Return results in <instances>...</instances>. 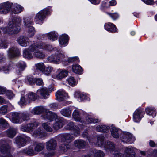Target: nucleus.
Wrapping results in <instances>:
<instances>
[{
    "label": "nucleus",
    "instance_id": "obj_1",
    "mask_svg": "<svg viewBox=\"0 0 157 157\" xmlns=\"http://www.w3.org/2000/svg\"><path fill=\"white\" fill-rule=\"evenodd\" d=\"M21 20L20 18H15L12 21H10L7 27L1 28L4 33L10 35L17 33L20 30L21 23Z\"/></svg>",
    "mask_w": 157,
    "mask_h": 157
},
{
    "label": "nucleus",
    "instance_id": "obj_2",
    "mask_svg": "<svg viewBox=\"0 0 157 157\" xmlns=\"http://www.w3.org/2000/svg\"><path fill=\"white\" fill-rule=\"evenodd\" d=\"M136 150L137 149L134 147H124L122 149L124 154L117 151H115L113 154L114 157H136L135 152Z\"/></svg>",
    "mask_w": 157,
    "mask_h": 157
},
{
    "label": "nucleus",
    "instance_id": "obj_3",
    "mask_svg": "<svg viewBox=\"0 0 157 157\" xmlns=\"http://www.w3.org/2000/svg\"><path fill=\"white\" fill-rule=\"evenodd\" d=\"M55 55H52L47 58L48 60L51 63H56L63 60L65 57L64 55L61 53L59 49L55 51Z\"/></svg>",
    "mask_w": 157,
    "mask_h": 157
},
{
    "label": "nucleus",
    "instance_id": "obj_4",
    "mask_svg": "<svg viewBox=\"0 0 157 157\" xmlns=\"http://www.w3.org/2000/svg\"><path fill=\"white\" fill-rule=\"evenodd\" d=\"M40 123L37 121L34 120L27 124L22 125L21 127V130L27 132H32L33 130L39 126Z\"/></svg>",
    "mask_w": 157,
    "mask_h": 157
},
{
    "label": "nucleus",
    "instance_id": "obj_5",
    "mask_svg": "<svg viewBox=\"0 0 157 157\" xmlns=\"http://www.w3.org/2000/svg\"><path fill=\"white\" fill-rule=\"evenodd\" d=\"M30 138L24 134L17 136L15 138V142L19 147L25 145L26 143L29 142Z\"/></svg>",
    "mask_w": 157,
    "mask_h": 157
},
{
    "label": "nucleus",
    "instance_id": "obj_6",
    "mask_svg": "<svg viewBox=\"0 0 157 157\" xmlns=\"http://www.w3.org/2000/svg\"><path fill=\"white\" fill-rule=\"evenodd\" d=\"M49 12V9L47 8L43 9L36 14L34 18L35 21L38 23L41 22L46 18Z\"/></svg>",
    "mask_w": 157,
    "mask_h": 157
},
{
    "label": "nucleus",
    "instance_id": "obj_7",
    "mask_svg": "<svg viewBox=\"0 0 157 157\" xmlns=\"http://www.w3.org/2000/svg\"><path fill=\"white\" fill-rule=\"evenodd\" d=\"M84 128V126L79 124L78 126H75L73 122L69 123L66 127L67 129L69 130H74L75 131L74 135L76 136L80 134V129Z\"/></svg>",
    "mask_w": 157,
    "mask_h": 157
},
{
    "label": "nucleus",
    "instance_id": "obj_8",
    "mask_svg": "<svg viewBox=\"0 0 157 157\" xmlns=\"http://www.w3.org/2000/svg\"><path fill=\"white\" fill-rule=\"evenodd\" d=\"M143 109L138 108L134 112L133 115V120L134 122H139L144 114Z\"/></svg>",
    "mask_w": 157,
    "mask_h": 157
},
{
    "label": "nucleus",
    "instance_id": "obj_9",
    "mask_svg": "<svg viewBox=\"0 0 157 157\" xmlns=\"http://www.w3.org/2000/svg\"><path fill=\"white\" fill-rule=\"evenodd\" d=\"M56 98L59 101H61L68 98V94L63 90H58L56 94Z\"/></svg>",
    "mask_w": 157,
    "mask_h": 157
},
{
    "label": "nucleus",
    "instance_id": "obj_10",
    "mask_svg": "<svg viewBox=\"0 0 157 157\" xmlns=\"http://www.w3.org/2000/svg\"><path fill=\"white\" fill-rule=\"evenodd\" d=\"M12 5L8 2L2 4L0 7V13L1 14H6L10 10Z\"/></svg>",
    "mask_w": 157,
    "mask_h": 157
},
{
    "label": "nucleus",
    "instance_id": "obj_11",
    "mask_svg": "<svg viewBox=\"0 0 157 157\" xmlns=\"http://www.w3.org/2000/svg\"><path fill=\"white\" fill-rule=\"evenodd\" d=\"M37 94L40 95L42 98L46 99L49 95L48 89L46 87H42L37 91Z\"/></svg>",
    "mask_w": 157,
    "mask_h": 157
},
{
    "label": "nucleus",
    "instance_id": "obj_12",
    "mask_svg": "<svg viewBox=\"0 0 157 157\" xmlns=\"http://www.w3.org/2000/svg\"><path fill=\"white\" fill-rule=\"evenodd\" d=\"M43 44L42 42L34 43L29 47L28 50L30 51L35 52L43 48Z\"/></svg>",
    "mask_w": 157,
    "mask_h": 157
},
{
    "label": "nucleus",
    "instance_id": "obj_13",
    "mask_svg": "<svg viewBox=\"0 0 157 157\" xmlns=\"http://www.w3.org/2000/svg\"><path fill=\"white\" fill-rule=\"evenodd\" d=\"M10 147L8 145L4 146L2 147L1 152L3 154L0 157H12V155L10 152Z\"/></svg>",
    "mask_w": 157,
    "mask_h": 157
},
{
    "label": "nucleus",
    "instance_id": "obj_14",
    "mask_svg": "<svg viewBox=\"0 0 157 157\" xmlns=\"http://www.w3.org/2000/svg\"><path fill=\"white\" fill-rule=\"evenodd\" d=\"M42 117L45 119L52 121L57 118L58 117L56 114L48 111L46 112Z\"/></svg>",
    "mask_w": 157,
    "mask_h": 157
},
{
    "label": "nucleus",
    "instance_id": "obj_15",
    "mask_svg": "<svg viewBox=\"0 0 157 157\" xmlns=\"http://www.w3.org/2000/svg\"><path fill=\"white\" fill-rule=\"evenodd\" d=\"M72 116L76 121L80 122L82 123H84L83 118L81 114H80L79 111L78 110H74L72 114Z\"/></svg>",
    "mask_w": 157,
    "mask_h": 157
},
{
    "label": "nucleus",
    "instance_id": "obj_16",
    "mask_svg": "<svg viewBox=\"0 0 157 157\" xmlns=\"http://www.w3.org/2000/svg\"><path fill=\"white\" fill-rule=\"evenodd\" d=\"M58 137L62 142H70L71 140L73 139V136L68 133L60 134L58 136Z\"/></svg>",
    "mask_w": 157,
    "mask_h": 157
},
{
    "label": "nucleus",
    "instance_id": "obj_17",
    "mask_svg": "<svg viewBox=\"0 0 157 157\" xmlns=\"http://www.w3.org/2000/svg\"><path fill=\"white\" fill-rule=\"evenodd\" d=\"M56 146V142L53 139H50L46 143V149L49 151L55 150Z\"/></svg>",
    "mask_w": 157,
    "mask_h": 157
},
{
    "label": "nucleus",
    "instance_id": "obj_18",
    "mask_svg": "<svg viewBox=\"0 0 157 157\" xmlns=\"http://www.w3.org/2000/svg\"><path fill=\"white\" fill-rule=\"evenodd\" d=\"M20 113L13 112L11 113V119L12 121L14 123H20L22 120H21Z\"/></svg>",
    "mask_w": 157,
    "mask_h": 157
},
{
    "label": "nucleus",
    "instance_id": "obj_19",
    "mask_svg": "<svg viewBox=\"0 0 157 157\" xmlns=\"http://www.w3.org/2000/svg\"><path fill=\"white\" fill-rule=\"evenodd\" d=\"M132 136L129 133L124 134L122 135L121 140L124 142L130 144L133 142Z\"/></svg>",
    "mask_w": 157,
    "mask_h": 157
},
{
    "label": "nucleus",
    "instance_id": "obj_20",
    "mask_svg": "<svg viewBox=\"0 0 157 157\" xmlns=\"http://www.w3.org/2000/svg\"><path fill=\"white\" fill-rule=\"evenodd\" d=\"M38 96L37 94L33 92H30L26 96V99L28 103L34 101L37 99Z\"/></svg>",
    "mask_w": 157,
    "mask_h": 157
},
{
    "label": "nucleus",
    "instance_id": "obj_21",
    "mask_svg": "<svg viewBox=\"0 0 157 157\" xmlns=\"http://www.w3.org/2000/svg\"><path fill=\"white\" fill-rule=\"evenodd\" d=\"M83 116L86 118V121L84 122L88 123H97L99 122L100 120L98 119L92 117L90 115H88L86 113H84ZM85 121V120H84Z\"/></svg>",
    "mask_w": 157,
    "mask_h": 157
},
{
    "label": "nucleus",
    "instance_id": "obj_22",
    "mask_svg": "<svg viewBox=\"0 0 157 157\" xmlns=\"http://www.w3.org/2000/svg\"><path fill=\"white\" fill-rule=\"evenodd\" d=\"M17 66L16 74L17 75H19L26 67V64L24 62L21 61L18 63Z\"/></svg>",
    "mask_w": 157,
    "mask_h": 157
},
{
    "label": "nucleus",
    "instance_id": "obj_23",
    "mask_svg": "<svg viewBox=\"0 0 157 157\" xmlns=\"http://www.w3.org/2000/svg\"><path fill=\"white\" fill-rule=\"evenodd\" d=\"M104 28L106 30L111 33H114L117 31L116 26L112 23L108 22L105 23Z\"/></svg>",
    "mask_w": 157,
    "mask_h": 157
},
{
    "label": "nucleus",
    "instance_id": "obj_24",
    "mask_svg": "<svg viewBox=\"0 0 157 157\" xmlns=\"http://www.w3.org/2000/svg\"><path fill=\"white\" fill-rule=\"evenodd\" d=\"M69 40L68 36L66 34L62 35L60 37L59 42L61 47H63L67 44Z\"/></svg>",
    "mask_w": 157,
    "mask_h": 157
},
{
    "label": "nucleus",
    "instance_id": "obj_25",
    "mask_svg": "<svg viewBox=\"0 0 157 157\" xmlns=\"http://www.w3.org/2000/svg\"><path fill=\"white\" fill-rule=\"evenodd\" d=\"M74 145L78 148H83L86 145V143L83 140L77 139L74 141Z\"/></svg>",
    "mask_w": 157,
    "mask_h": 157
},
{
    "label": "nucleus",
    "instance_id": "obj_26",
    "mask_svg": "<svg viewBox=\"0 0 157 157\" xmlns=\"http://www.w3.org/2000/svg\"><path fill=\"white\" fill-rule=\"evenodd\" d=\"M32 135L35 137H39L42 138L45 136V134L44 131L39 128L35 130L32 133Z\"/></svg>",
    "mask_w": 157,
    "mask_h": 157
},
{
    "label": "nucleus",
    "instance_id": "obj_27",
    "mask_svg": "<svg viewBox=\"0 0 157 157\" xmlns=\"http://www.w3.org/2000/svg\"><path fill=\"white\" fill-rule=\"evenodd\" d=\"M9 54L10 57L13 58L18 56L20 54V51L17 48L13 47L9 50Z\"/></svg>",
    "mask_w": 157,
    "mask_h": 157
},
{
    "label": "nucleus",
    "instance_id": "obj_28",
    "mask_svg": "<svg viewBox=\"0 0 157 157\" xmlns=\"http://www.w3.org/2000/svg\"><path fill=\"white\" fill-rule=\"evenodd\" d=\"M72 69L74 73L78 75L82 74L83 71L82 67L79 65L76 64H74L72 65Z\"/></svg>",
    "mask_w": 157,
    "mask_h": 157
},
{
    "label": "nucleus",
    "instance_id": "obj_29",
    "mask_svg": "<svg viewBox=\"0 0 157 157\" xmlns=\"http://www.w3.org/2000/svg\"><path fill=\"white\" fill-rule=\"evenodd\" d=\"M104 147L105 150L110 151L111 152H113L115 148L114 144L112 142H108L104 144Z\"/></svg>",
    "mask_w": 157,
    "mask_h": 157
},
{
    "label": "nucleus",
    "instance_id": "obj_30",
    "mask_svg": "<svg viewBox=\"0 0 157 157\" xmlns=\"http://www.w3.org/2000/svg\"><path fill=\"white\" fill-rule=\"evenodd\" d=\"M29 39L26 37L21 36L18 40V42L21 46L24 47L26 46L29 44Z\"/></svg>",
    "mask_w": 157,
    "mask_h": 157
},
{
    "label": "nucleus",
    "instance_id": "obj_31",
    "mask_svg": "<svg viewBox=\"0 0 157 157\" xmlns=\"http://www.w3.org/2000/svg\"><path fill=\"white\" fill-rule=\"evenodd\" d=\"M47 36L48 38L50 40L54 41L57 39L58 35L57 33L54 31L49 33L48 34Z\"/></svg>",
    "mask_w": 157,
    "mask_h": 157
},
{
    "label": "nucleus",
    "instance_id": "obj_32",
    "mask_svg": "<svg viewBox=\"0 0 157 157\" xmlns=\"http://www.w3.org/2000/svg\"><path fill=\"white\" fill-rule=\"evenodd\" d=\"M109 127L108 126H106L104 125H99L96 127V129L97 131L100 132H107L109 131Z\"/></svg>",
    "mask_w": 157,
    "mask_h": 157
},
{
    "label": "nucleus",
    "instance_id": "obj_33",
    "mask_svg": "<svg viewBox=\"0 0 157 157\" xmlns=\"http://www.w3.org/2000/svg\"><path fill=\"white\" fill-rule=\"evenodd\" d=\"M15 9L12 10V13L14 14H18L21 13L23 10V8L20 5L17 4H14Z\"/></svg>",
    "mask_w": 157,
    "mask_h": 157
},
{
    "label": "nucleus",
    "instance_id": "obj_34",
    "mask_svg": "<svg viewBox=\"0 0 157 157\" xmlns=\"http://www.w3.org/2000/svg\"><path fill=\"white\" fill-rule=\"evenodd\" d=\"M63 121L60 119L58 121L56 122L53 125V128L55 130H57L63 127Z\"/></svg>",
    "mask_w": 157,
    "mask_h": 157
},
{
    "label": "nucleus",
    "instance_id": "obj_35",
    "mask_svg": "<svg viewBox=\"0 0 157 157\" xmlns=\"http://www.w3.org/2000/svg\"><path fill=\"white\" fill-rule=\"evenodd\" d=\"M7 136L11 138H13L16 134V130L12 128L8 129L6 131Z\"/></svg>",
    "mask_w": 157,
    "mask_h": 157
},
{
    "label": "nucleus",
    "instance_id": "obj_36",
    "mask_svg": "<svg viewBox=\"0 0 157 157\" xmlns=\"http://www.w3.org/2000/svg\"><path fill=\"white\" fill-rule=\"evenodd\" d=\"M61 114L64 116L69 117L71 115V112L69 108L63 109L60 111Z\"/></svg>",
    "mask_w": 157,
    "mask_h": 157
},
{
    "label": "nucleus",
    "instance_id": "obj_37",
    "mask_svg": "<svg viewBox=\"0 0 157 157\" xmlns=\"http://www.w3.org/2000/svg\"><path fill=\"white\" fill-rule=\"evenodd\" d=\"M44 109L42 107L38 106L34 108L32 110L31 113L34 114L38 115L43 112Z\"/></svg>",
    "mask_w": 157,
    "mask_h": 157
},
{
    "label": "nucleus",
    "instance_id": "obj_38",
    "mask_svg": "<svg viewBox=\"0 0 157 157\" xmlns=\"http://www.w3.org/2000/svg\"><path fill=\"white\" fill-rule=\"evenodd\" d=\"M97 142L95 144L96 147H101L104 144V137L102 136H99L97 137Z\"/></svg>",
    "mask_w": 157,
    "mask_h": 157
},
{
    "label": "nucleus",
    "instance_id": "obj_39",
    "mask_svg": "<svg viewBox=\"0 0 157 157\" xmlns=\"http://www.w3.org/2000/svg\"><path fill=\"white\" fill-rule=\"evenodd\" d=\"M68 74V72L65 70H63L56 76L57 79H61L66 77Z\"/></svg>",
    "mask_w": 157,
    "mask_h": 157
},
{
    "label": "nucleus",
    "instance_id": "obj_40",
    "mask_svg": "<svg viewBox=\"0 0 157 157\" xmlns=\"http://www.w3.org/2000/svg\"><path fill=\"white\" fill-rule=\"evenodd\" d=\"M146 113L150 116H152L154 117L156 116V113L154 108L147 107L146 109Z\"/></svg>",
    "mask_w": 157,
    "mask_h": 157
},
{
    "label": "nucleus",
    "instance_id": "obj_41",
    "mask_svg": "<svg viewBox=\"0 0 157 157\" xmlns=\"http://www.w3.org/2000/svg\"><path fill=\"white\" fill-rule=\"evenodd\" d=\"M93 157H104L105 154L101 150H95L92 154Z\"/></svg>",
    "mask_w": 157,
    "mask_h": 157
},
{
    "label": "nucleus",
    "instance_id": "obj_42",
    "mask_svg": "<svg viewBox=\"0 0 157 157\" xmlns=\"http://www.w3.org/2000/svg\"><path fill=\"white\" fill-rule=\"evenodd\" d=\"M34 56L37 58L43 59L45 58V54L41 51H37L34 53Z\"/></svg>",
    "mask_w": 157,
    "mask_h": 157
},
{
    "label": "nucleus",
    "instance_id": "obj_43",
    "mask_svg": "<svg viewBox=\"0 0 157 157\" xmlns=\"http://www.w3.org/2000/svg\"><path fill=\"white\" fill-rule=\"evenodd\" d=\"M75 96L77 98H79L81 101L86 98V96L79 91L75 92L74 94Z\"/></svg>",
    "mask_w": 157,
    "mask_h": 157
},
{
    "label": "nucleus",
    "instance_id": "obj_44",
    "mask_svg": "<svg viewBox=\"0 0 157 157\" xmlns=\"http://www.w3.org/2000/svg\"><path fill=\"white\" fill-rule=\"evenodd\" d=\"M71 146L67 144H63L60 147V150L63 152H66L68 150L71 148Z\"/></svg>",
    "mask_w": 157,
    "mask_h": 157
},
{
    "label": "nucleus",
    "instance_id": "obj_45",
    "mask_svg": "<svg viewBox=\"0 0 157 157\" xmlns=\"http://www.w3.org/2000/svg\"><path fill=\"white\" fill-rule=\"evenodd\" d=\"M118 130L115 128H113L111 129V131L112 136L115 138L119 137V133Z\"/></svg>",
    "mask_w": 157,
    "mask_h": 157
},
{
    "label": "nucleus",
    "instance_id": "obj_46",
    "mask_svg": "<svg viewBox=\"0 0 157 157\" xmlns=\"http://www.w3.org/2000/svg\"><path fill=\"white\" fill-rule=\"evenodd\" d=\"M36 69L39 70L42 73L45 69V66L43 63H39L35 65Z\"/></svg>",
    "mask_w": 157,
    "mask_h": 157
},
{
    "label": "nucleus",
    "instance_id": "obj_47",
    "mask_svg": "<svg viewBox=\"0 0 157 157\" xmlns=\"http://www.w3.org/2000/svg\"><path fill=\"white\" fill-rule=\"evenodd\" d=\"M42 43L43 44V48L42 49H45L49 51H52V49L53 51L54 52L59 49H57L56 48H52V47L49 45L43 43Z\"/></svg>",
    "mask_w": 157,
    "mask_h": 157
},
{
    "label": "nucleus",
    "instance_id": "obj_48",
    "mask_svg": "<svg viewBox=\"0 0 157 157\" xmlns=\"http://www.w3.org/2000/svg\"><path fill=\"white\" fill-rule=\"evenodd\" d=\"M44 144L43 143H39L36 144L35 147V150L37 152H39L44 148Z\"/></svg>",
    "mask_w": 157,
    "mask_h": 157
},
{
    "label": "nucleus",
    "instance_id": "obj_49",
    "mask_svg": "<svg viewBox=\"0 0 157 157\" xmlns=\"http://www.w3.org/2000/svg\"><path fill=\"white\" fill-rule=\"evenodd\" d=\"M53 68L51 67L48 66L45 67L43 73L47 75H50V73L53 71Z\"/></svg>",
    "mask_w": 157,
    "mask_h": 157
},
{
    "label": "nucleus",
    "instance_id": "obj_50",
    "mask_svg": "<svg viewBox=\"0 0 157 157\" xmlns=\"http://www.w3.org/2000/svg\"><path fill=\"white\" fill-rule=\"evenodd\" d=\"M23 56L24 57L28 59H31L33 57L32 53L26 50L23 51Z\"/></svg>",
    "mask_w": 157,
    "mask_h": 157
},
{
    "label": "nucleus",
    "instance_id": "obj_51",
    "mask_svg": "<svg viewBox=\"0 0 157 157\" xmlns=\"http://www.w3.org/2000/svg\"><path fill=\"white\" fill-rule=\"evenodd\" d=\"M67 81L69 84L71 86H74L76 84V82L74 77H70L67 79Z\"/></svg>",
    "mask_w": 157,
    "mask_h": 157
},
{
    "label": "nucleus",
    "instance_id": "obj_52",
    "mask_svg": "<svg viewBox=\"0 0 157 157\" xmlns=\"http://www.w3.org/2000/svg\"><path fill=\"white\" fill-rule=\"evenodd\" d=\"M25 81L27 84H31L35 82V78H33L31 76H27L25 80Z\"/></svg>",
    "mask_w": 157,
    "mask_h": 157
},
{
    "label": "nucleus",
    "instance_id": "obj_53",
    "mask_svg": "<svg viewBox=\"0 0 157 157\" xmlns=\"http://www.w3.org/2000/svg\"><path fill=\"white\" fill-rule=\"evenodd\" d=\"M28 31L29 34H28L29 37H31L34 35V34L35 30L34 28L31 26H28Z\"/></svg>",
    "mask_w": 157,
    "mask_h": 157
},
{
    "label": "nucleus",
    "instance_id": "obj_54",
    "mask_svg": "<svg viewBox=\"0 0 157 157\" xmlns=\"http://www.w3.org/2000/svg\"><path fill=\"white\" fill-rule=\"evenodd\" d=\"M7 106L4 105L2 106L0 108V114L2 115L6 114L7 112Z\"/></svg>",
    "mask_w": 157,
    "mask_h": 157
},
{
    "label": "nucleus",
    "instance_id": "obj_55",
    "mask_svg": "<svg viewBox=\"0 0 157 157\" xmlns=\"http://www.w3.org/2000/svg\"><path fill=\"white\" fill-rule=\"evenodd\" d=\"M43 127L48 132H51L52 131V129L49 125V124L46 123H44L42 124Z\"/></svg>",
    "mask_w": 157,
    "mask_h": 157
},
{
    "label": "nucleus",
    "instance_id": "obj_56",
    "mask_svg": "<svg viewBox=\"0 0 157 157\" xmlns=\"http://www.w3.org/2000/svg\"><path fill=\"white\" fill-rule=\"evenodd\" d=\"M8 124L5 120L2 118H0V128H5Z\"/></svg>",
    "mask_w": 157,
    "mask_h": 157
},
{
    "label": "nucleus",
    "instance_id": "obj_57",
    "mask_svg": "<svg viewBox=\"0 0 157 157\" xmlns=\"http://www.w3.org/2000/svg\"><path fill=\"white\" fill-rule=\"evenodd\" d=\"M21 120L24 121L27 120L29 119V114L27 113H20Z\"/></svg>",
    "mask_w": 157,
    "mask_h": 157
},
{
    "label": "nucleus",
    "instance_id": "obj_58",
    "mask_svg": "<svg viewBox=\"0 0 157 157\" xmlns=\"http://www.w3.org/2000/svg\"><path fill=\"white\" fill-rule=\"evenodd\" d=\"M28 155H34V152L33 148L32 147H29L27 149L26 152Z\"/></svg>",
    "mask_w": 157,
    "mask_h": 157
},
{
    "label": "nucleus",
    "instance_id": "obj_59",
    "mask_svg": "<svg viewBox=\"0 0 157 157\" xmlns=\"http://www.w3.org/2000/svg\"><path fill=\"white\" fill-rule=\"evenodd\" d=\"M24 25L27 26H30V25L32 24L33 22L31 20V19L29 18H26L24 19Z\"/></svg>",
    "mask_w": 157,
    "mask_h": 157
},
{
    "label": "nucleus",
    "instance_id": "obj_60",
    "mask_svg": "<svg viewBox=\"0 0 157 157\" xmlns=\"http://www.w3.org/2000/svg\"><path fill=\"white\" fill-rule=\"evenodd\" d=\"M20 104L21 105H25L27 103H29L26 101L25 100L24 97H21L20 99V101L19 102Z\"/></svg>",
    "mask_w": 157,
    "mask_h": 157
},
{
    "label": "nucleus",
    "instance_id": "obj_61",
    "mask_svg": "<svg viewBox=\"0 0 157 157\" xmlns=\"http://www.w3.org/2000/svg\"><path fill=\"white\" fill-rule=\"evenodd\" d=\"M109 16L113 20H115L119 17V15L117 13H108Z\"/></svg>",
    "mask_w": 157,
    "mask_h": 157
},
{
    "label": "nucleus",
    "instance_id": "obj_62",
    "mask_svg": "<svg viewBox=\"0 0 157 157\" xmlns=\"http://www.w3.org/2000/svg\"><path fill=\"white\" fill-rule=\"evenodd\" d=\"M78 58L77 57H74L68 58V60L69 63H71L77 61H78Z\"/></svg>",
    "mask_w": 157,
    "mask_h": 157
},
{
    "label": "nucleus",
    "instance_id": "obj_63",
    "mask_svg": "<svg viewBox=\"0 0 157 157\" xmlns=\"http://www.w3.org/2000/svg\"><path fill=\"white\" fill-rule=\"evenodd\" d=\"M37 85L41 86L43 84V82L42 79L40 78L35 79V82Z\"/></svg>",
    "mask_w": 157,
    "mask_h": 157
},
{
    "label": "nucleus",
    "instance_id": "obj_64",
    "mask_svg": "<svg viewBox=\"0 0 157 157\" xmlns=\"http://www.w3.org/2000/svg\"><path fill=\"white\" fill-rule=\"evenodd\" d=\"M49 106L52 109L54 110L57 108V105L56 103H53L50 104Z\"/></svg>",
    "mask_w": 157,
    "mask_h": 157
}]
</instances>
